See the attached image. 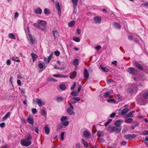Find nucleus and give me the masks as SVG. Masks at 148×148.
Wrapping results in <instances>:
<instances>
[{
  "label": "nucleus",
  "mask_w": 148,
  "mask_h": 148,
  "mask_svg": "<svg viewBox=\"0 0 148 148\" xmlns=\"http://www.w3.org/2000/svg\"><path fill=\"white\" fill-rule=\"evenodd\" d=\"M21 143L22 145L25 147H27L30 145L31 144V141L26 139L23 140H21Z\"/></svg>",
  "instance_id": "39448f33"
},
{
  "label": "nucleus",
  "mask_w": 148,
  "mask_h": 148,
  "mask_svg": "<svg viewBox=\"0 0 148 148\" xmlns=\"http://www.w3.org/2000/svg\"><path fill=\"white\" fill-rule=\"evenodd\" d=\"M128 72L130 74L134 75L136 72V70L133 67H130L128 68Z\"/></svg>",
  "instance_id": "9d476101"
},
{
  "label": "nucleus",
  "mask_w": 148,
  "mask_h": 148,
  "mask_svg": "<svg viewBox=\"0 0 148 148\" xmlns=\"http://www.w3.org/2000/svg\"><path fill=\"white\" fill-rule=\"evenodd\" d=\"M132 87V88H129L127 89V92L130 94H132L134 92H136L138 90L137 85L136 84H133Z\"/></svg>",
  "instance_id": "7ed1b4c3"
},
{
  "label": "nucleus",
  "mask_w": 148,
  "mask_h": 148,
  "mask_svg": "<svg viewBox=\"0 0 148 148\" xmlns=\"http://www.w3.org/2000/svg\"><path fill=\"white\" fill-rule=\"evenodd\" d=\"M136 66L139 69L142 70H143V68L140 64L136 62L135 63Z\"/></svg>",
  "instance_id": "cd10ccee"
},
{
  "label": "nucleus",
  "mask_w": 148,
  "mask_h": 148,
  "mask_svg": "<svg viewBox=\"0 0 148 148\" xmlns=\"http://www.w3.org/2000/svg\"><path fill=\"white\" fill-rule=\"evenodd\" d=\"M133 121V119L132 118H128L125 119V121L127 123H131Z\"/></svg>",
  "instance_id": "a878e982"
},
{
  "label": "nucleus",
  "mask_w": 148,
  "mask_h": 148,
  "mask_svg": "<svg viewBox=\"0 0 148 148\" xmlns=\"http://www.w3.org/2000/svg\"><path fill=\"white\" fill-rule=\"evenodd\" d=\"M90 133L89 131L85 130L84 132L83 135L85 138H88L90 137Z\"/></svg>",
  "instance_id": "1a4fd4ad"
},
{
  "label": "nucleus",
  "mask_w": 148,
  "mask_h": 148,
  "mask_svg": "<svg viewBox=\"0 0 148 148\" xmlns=\"http://www.w3.org/2000/svg\"><path fill=\"white\" fill-rule=\"evenodd\" d=\"M44 11L45 14L49 15L50 14V11L47 8H45Z\"/></svg>",
  "instance_id": "2f4dec72"
},
{
  "label": "nucleus",
  "mask_w": 148,
  "mask_h": 148,
  "mask_svg": "<svg viewBox=\"0 0 148 148\" xmlns=\"http://www.w3.org/2000/svg\"><path fill=\"white\" fill-rule=\"evenodd\" d=\"M32 137L30 133L28 134V136H27L26 139L29 140H31L32 139Z\"/></svg>",
  "instance_id": "49530a36"
},
{
  "label": "nucleus",
  "mask_w": 148,
  "mask_h": 148,
  "mask_svg": "<svg viewBox=\"0 0 148 148\" xmlns=\"http://www.w3.org/2000/svg\"><path fill=\"white\" fill-rule=\"evenodd\" d=\"M79 60L77 59H74L73 61V64L76 66H77L79 64Z\"/></svg>",
  "instance_id": "5701e85b"
},
{
  "label": "nucleus",
  "mask_w": 148,
  "mask_h": 148,
  "mask_svg": "<svg viewBox=\"0 0 148 148\" xmlns=\"http://www.w3.org/2000/svg\"><path fill=\"white\" fill-rule=\"evenodd\" d=\"M34 11L36 14H41L42 12L41 9L39 8L34 9Z\"/></svg>",
  "instance_id": "4468645a"
},
{
  "label": "nucleus",
  "mask_w": 148,
  "mask_h": 148,
  "mask_svg": "<svg viewBox=\"0 0 148 148\" xmlns=\"http://www.w3.org/2000/svg\"><path fill=\"white\" fill-rule=\"evenodd\" d=\"M122 127L121 126H119V127H115V131L116 133H119L121 131Z\"/></svg>",
  "instance_id": "b1692460"
},
{
  "label": "nucleus",
  "mask_w": 148,
  "mask_h": 148,
  "mask_svg": "<svg viewBox=\"0 0 148 148\" xmlns=\"http://www.w3.org/2000/svg\"><path fill=\"white\" fill-rule=\"evenodd\" d=\"M136 99L138 104L141 105H145L147 102V100H148V90L143 94L140 93L137 96Z\"/></svg>",
  "instance_id": "f257e3e1"
},
{
  "label": "nucleus",
  "mask_w": 148,
  "mask_h": 148,
  "mask_svg": "<svg viewBox=\"0 0 148 148\" xmlns=\"http://www.w3.org/2000/svg\"><path fill=\"white\" fill-rule=\"evenodd\" d=\"M62 126L60 124H59L57 126V130H59L62 127Z\"/></svg>",
  "instance_id": "864d4df0"
},
{
  "label": "nucleus",
  "mask_w": 148,
  "mask_h": 148,
  "mask_svg": "<svg viewBox=\"0 0 148 148\" xmlns=\"http://www.w3.org/2000/svg\"><path fill=\"white\" fill-rule=\"evenodd\" d=\"M32 130H34L35 132L37 134H38V127L33 126L31 129Z\"/></svg>",
  "instance_id": "4be33fe9"
},
{
  "label": "nucleus",
  "mask_w": 148,
  "mask_h": 148,
  "mask_svg": "<svg viewBox=\"0 0 148 148\" xmlns=\"http://www.w3.org/2000/svg\"><path fill=\"white\" fill-rule=\"evenodd\" d=\"M54 53L55 55L57 56H59L60 53L58 51H55Z\"/></svg>",
  "instance_id": "5fc2aeb1"
},
{
  "label": "nucleus",
  "mask_w": 148,
  "mask_h": 148,
  "mask_svg": "<svg viewBox=\"0 0 148 148\" xmlns=\"http://www.w3.org/2000/svg\"><path fill=\"white\" fill-rule=\"evenodd\" d=\"M73 40L76 42H79L80 41V39L77 37H73Z\"/></svg>",
  "instance_id": "c03bdc74"
},
{
  "label": "nucleus",
  "mask_w": 148,
  "mask_h": 148,
  "mask_svg": "<svg viewBox=\"0 0 148 148\" xmlns=\"http://www.w3.org/2000/svg\"><path fill=\"white\" fill-rule=\"evenodd\" d=\"M122 121L120 120H118L116 121L114 123V124L116 127H119V126H121V125Z\"/></svg>",
  "instance_id": "2eb2a0df"
},
{
  "label": "nucleus",
  "mask_w": 148,
  "mask_h": 148,
  "mask_svg": "<svg viewBox=\"0 0 148 148\" xmlns=\"http://www.w3.org/2000/svg\"><path fill=\"white\" fill-rule=\"evenodd\" d=\"M69 121H66L62 123L63 125L64 126H66L68 125L69 124Z\"/></svg>",
  "instance_id": "09e8293b"
},
{
  "label": "nucleus",
  "mask_w": 148,
  "mask_h": 148,
  "mask_svg": "<svg viewBox=\"0 0 148 148\" xmlns=\"http://www.w3.org/2000/svg\"><path fill=\"white\" fill-rule=\"evenodd\" d=\"M78 0H72V2L73 5L74 10H76V6L78 3Z\"/></svg>",
  "instance_id": "aec40b11"
},
{
  "label": "nucleus",
  "mask_w": 148,
  "mask_h": 148,
  "mask_svg": "<svg viewBox=\"0 0 148 148\" xmlns=\"http://www.w3.org/2000/svg\"><path fill=\"white\" fill-rule=\"evenodd\" d=\"M101 48V46L98 45L95 47V49L97 50H99Z\"/></svg>",
  "instance_id": "bf43d9fd"
},
{
  "label": "nucleus",
  "mask_w": 148,
  "mask_h": 148,
  "mask_svg": "<svg viewBox=\"0 0 148 148\" xmlns=\"http://www.w3.org/2000/svg\"><path fill=\"white\" fill-rule=\"evenodd\" d=\"M68 118L66 116H62L61 118V121L62 122H63L66 120L68 119Z\"/></svg>",
  "instance_id": "ea45409f"
},
{
  "label": "nucleus",
  "mask_w": 148,
  "mask_h": 148,
  "mask_svg": "<svg viewBox=\"0 0 148 148\" xmlns=\"http://www.w3.org/2000/svg\"><path fill=\"white\" fill-rule=\"evenodd\" d=\"M97 134V136L98 137H102L104 136L103 132H101L99 131H98Z\"/></svg>",
  "instance_id": "c85d7f7f"
},
{
  "label": "nucleus",
  "mask_w": 148,
  "mask_h": 148,
  "mask_svg": "<svg viewBox=\"0 0 148 148\" xmlns=\"http://www.w3.org/2000/svg\"><path fill=\"white\" fill-rule=\"evenodd\" d=\"M52 56H53V54H51L48 57V60H47V63H49V61L50 60H51Z\"/></svg>",
  "instance_id": "a18cd8bd"
},
{
  "label": "nucleus",
  "mask_w": 148,
  "mask_h": 148,
  "mask_svg": "<svg viewBox=\"0 0 148 148\" xmlns=\"http://www.w3.org/2000/svg\"><path fill=\"white\" fill-rule=\"evenodd\" d=\"M76 147L77 148H79L80 147V144L79 143H77L76 144Z\"/></svg>",
  "instance_id": "052dcab7"
},
{
  "label": "nucleus",
  "mask_w": 148,
  "mask_h": 148,
  "mask_svg": "<svg viewBox=\"0 0 148 148\" xmlns=\"http://www.w3.org/2000/svg\"><path fill=\"white\" fill-rule=\"evenodd\" d=\"M82 142L83 145L86 147H87L88 146V143L85 141V140L83 139H82L81 140Z\"/></svg>",
  "instance_id": "473e14b6"
},
{
  "label": "nucleus",
  "mask_w": 148,
  "mask_h": 148,
  "mask_svg": "<svg viewBox=\"0 0 148 148\" xmlns=\"http://www.w3.org/2000/svg\"><path fill=\"white\" fill-rule=\"evenodd\" d=\"M33 103L34 104L37 103L38 104L39 106L40 107L43 105H45V103L44 102H42L40 99L38 98H36L33 100Z\"/></svg>",
  "instance_id": "20e7f679"
},
{
  "label": "nucleus",
  "mask_w": 148,
  "mask_h": 148,
  "mask_svg": "<svg viewBox=\"0 0 148 148\" xmlns=\"http://www.w3.org/2000/svg\"><path fill=\"white\" fill-rule=\"evenodd\" d=\"M108 129H109V128H111V130L110 131V132H114L115 131V127H111L110 125H109L108 127Z\"/></svg>",
  "instance_id": "58836bf2"
},
{
  "label": "nucleus",
  "mask_w": 148,
  "mask_h": 148,
  "mask_svg": "<svg viewBox=\"0 0 148 148\" xmlns=\"http://www.w3.org/2000/svg\"><path fill=\"white\" fill-rule=\"evenodd\" d=\"M29 39L31 40V43L32 44H34V43H35L34 42L35 41V40L34 39H33L32 37L31 34H29Z\"/></svg>",
  "instance_id": "393cba45"
},
{
  "label": "nucleus",
  "mask_w": 148,
  "mask_h": 148,
  "mask_svg": "<svg viewBox=\"0 0 148 148\" xmlns=\"http://www.w3.org/2000/svg\"><path fill=\"white\" fill-rule=\"evenodd\" d=\"M135 112L134 111H132L129 112L127 114V116L128 117H130Z\"/></svg>",
  "instance_id": "8fccbe9b"
},
{
  "label": "nucleus",
  "mask_w": 148,
  "mask_h": 148,
  "mask_svg": "<svg viewBox=\"0 0 148 148\" xmlns=\"http://www.w3.org/2000/svg\"><path fill=\"white\" fill-rule=\"evenodd\" d=\"M141 134L143 135H148V131L145 130L142 132Z\"/></svg>",
  "instance_id": "de8ad7c7"
},
{
  "label": "nucleus",
  "mask_w": 148,
  "mask_h": 148,
  "mask_svg": "<svg viewBox=\"0 0 148 148\" xmlns=\"http://www.w3.org/2000/svg\"><path fill=\"white\" fill-rule=\"evenodd\" d=\"M121 144L122 145H125L126 144V142L125 141H123L121 143Z\"/></svg>",
  "instance_id": "774afa93"
},
{
  "label": "nucleus",
  "mask_w": 148,
  "mask_h": 148,
  "mask_svg": "<svg viewBox=\"0 0 148 148\" xmlns=\"http://www.w3.org/2000/svg\"><path fill=\"white\" fill-rule=\"evenodd\" d=\"M84 78L86 79H88L89 76V74L87 70L86 69H84Z\"/></svg>",
  "instance_id": "f8f14e48"
},
{
  "label": "nucleus",
  "mask_w": 148,
  "mask_h": 148,
  "mask_svg": "<svg viewBox=\"0 0 148 148\" xmlns=\"http://www.w3.org/2000/svg\"><path fill=\"white\" fill-rule=\"evenodd\" d=\"M113 80L111 79H109L107 80V82L108 83H110L113 82Z\"/></svg>",
  "instance_id": "0e129e2a"
},
{
  "label": "nucleus",
  "mask_w": 148,
  "mask_h": 148,
  "mask_svg": "<svg viewBox=\"0 0 148 148\" xmlns=\"http://www.w3.org/2000/svg\"><path fill=\"white\" fill-rule=\"evenodd\" d=\"M94 20L96 23H99L101 21V18L99 16H96L94 18Z\"/></svg>",
  "instance_id": "f3484780"
},
{
  "label": "nucleus",
  "mask_w": 148,
  "mask_h": 148,
  "mask_svg": "<svg viewBox=\"0 0 148 148\" xmlns=\"http://www.w3.org/2000/svg\"><path fill=\"white\" fill-rule=\"evenodd\" d=\"M25 100L23 101V103L25 105H26L27 104V97L26 96H25Z\"/></svg>",
  "instance_id": "e2e57ef3"
},
{
  "label": "nucleus",
  "mask_w": 148,
  "mask_h": 148,
  "mask_svg": "<svg viewBox=\"0 0 148 148\" xmlns=\"http://www.w3.org/2000/svg\"><path fill=\"white\" fill-rule=\"evenodd\" d=\"M129 109L127 108H124L122 110L119 111V115H123L126 114L129 111Z\"/></svg>",
  "instance_id": "0eeeda50"
},
{
  "label": "nucleus",
  "mask_w": 148,
  "mask_h": 148,
  "mask_svg": "<svg viewBox=\"0 0 148 148\" xmlns=\"http://www.w3.org/2000/svg\"><path fill=\"white\" fill-rule=\"evenodd\" d=\"M76 86V82H74L73 83V85L71 87V90H74L75 88V87Z\"/></svg>",
  "instance_id": "603ef678"
},
{
  "label": "nucleus",
  "mask_w": 148,
  "mask_h": 148,
  "mask_svg": "<svg viewBox=\"0 0 148 148\" xmlns=\"http://www.w3.org/2000/svg\"><path fill=\"white\" fill-rule=\"evenodd\" d=\"M59 88L60 89L62 90H64L66 88L65 85L64 84H62L59 86Z\"/></svg>",
  "instance_id": "bb28decb"
},
{
  "label": "nucleus",
  "mask_w": 148,
  "mask_h": 148,
  "mask_svg": "<svg viewBox=\"0 0 148 148\" xmlns=\"http://www.w3.org/2000/svg\"><path fill=\"white\" fill-rule=\"evenodd\" d=\"M107 101L109 103H115V101L114 99H109Z\"/></svg>",
  "instance_id": "79ce46f5"
},
{
  "label": "nucleus",
  "mask_w": 148,
  "mask_h": 148,
  "mask_svg": "<svg viewBox=\"0 0 148 148\" xmlns=\"http://www.w3.org/2000/svg\"><path fill=\"white\" fill-rule=\"evenodd\" d=\"M5 123L3 122L1 123L0 124V127L2 128H3L5 127Z\"/></svg>",
  "instance_id": "13d9d810"
},
{
  "label": "nucleus",
  "mask_w": 148,
  "mask_h": 148,
  "mask_svg": "<svg viewBox=\"0 0 148 148\" xmlns=\"http://www.w3.org/2000/svg\"><path fill=\"white\" fill-rule=\"evenodd\" d=\"M31 57H32L33 62H34L35 60H36V59L37 58L38 56H37L36 54L35 53H32L31 54Z\"/></svg>",
  "instance_id": "412c9836"
},
{
  "label": "nucleus",
  "mask_w": 148,
  "mask_h": 148,
  "mask_svg": "<svg viewBox=\"0 0 148 148\" xmlns=\"http://www.w3.org/2000/svg\"><path fill=\"white\" fill-rule=\"evenodd\" d=\"M10 115V112H8L7 114L3 118V120L6 119L8 117H9Z\"/></svg>",
  "instance_id": "c756f323"
},
{
  "label": "nucleus",
  "mask_w": 148,
  "mask_h": 148,
  "mask_svg": "<svg viewBox=\"0 0 148 148\" xmlns=\"http://www.w3.org/2000/svg\"><path fill=\"white\" fill-rule=\"evenodd\" d=\"M27 122L31 124H34V121L31 118H28L27 119Z\"/></svg>",
  "instance_id": "7c9ffc66"
},
{
  "label": "nucleus",
  "mask_w": 148,
  "mask_h": 148,
  "mask_svg": "<svg viewBox=\"0 0 148 148\" xmlns=\"http://www.w3.org/2000/svg\"><path fill=\"white\" fill-rule=\"evenodd\" d=\"M55 7L57 9L58 11V14L60 16L61 15V10L60 7L59 5V3L57 1L55 3Z\"/></svg>",
  "instance_id": "6e6552de"
},
{
  "label": "nucleus",
  "mask_w": 148,
  "mask_h": 148,
  "mask_svg": "<svg viewBox=\"0 0 148 148\" xmlns=\"http://www.w3.org/2000/svg\"><path fill=\"white\" fill-rule=\"evenodd\" d=\"M12 60H13L14 61H16V62H20V60H19V59L17 60L16 59H15V58L14 57H13L12 58Z\"/></svg>",
  "instance_id": "6e6d98bb"
},
{
  "label": "nucleus",
  "mask_w": 148,
  "mask_h": 148,
  "mask_svg": "<svg viewBox=\"0 0 148 148\" xmlns=\"http://www.w3.org/2000/svg\"><path fill=\"white\" fill-rule=\"evenodd\" d=\"M138 124V123L137 122H136V125H134V126L132 125L131 126V128L132 130H134L135 128L137 126Z\"/></svg>",
  "instance_id": "3c124183"
},
{
  "label": "nucleus",
  "mask_w": 148,
  "mask_h": 148,
  "mask_svg": "<svg viewBox=\"0 0 148 148\" xmlns=\"http://www.w3.org/2000/svg\"><path fill=\"white\" fill-rule=\"evenodd\" d=\"M73 99L75 101H80V99L79 97H77L74 98H73Z\"/></svg>",
  "instance_id": "680f3d73"
},
{
  "label": "nucleus",
  "mask_w": 148,
  "mask_h": 148,
  "mask_svg": "<svg viewBox=\"0 0 148 148\" xmlns=\"http://www.w3.org/2000/svg\"><path fill=\"white\" fill-rule=\"evenodd\" d=\"M70 75V78L71 79H73L76 76L77 73L75 71H74L72 72L71 73Z\"/></svg>",
  "instance_id": "ddd939ff"
},
{
  "label": "nucleus",
  "mask_w": 148,
  "mask_h": 148,
  "mask_svg": "<svg viewBox=\"0 0 148 148\" xmlns=\"http://www.w3.org/2000/svg\"><path fill=\"white\" fill-rule=\"evenodd\" d=\"M52 32L54 39H56V38H57L59 36V32L57 30L52 31Z\"/></svg>",
  "instance_id": "9b49d317"
},
{
  "label": "nucleus",
  "mask_w": 148,
  "mask_h": 148,
  "mask_svg": "<svg viewBox=\"0 0 148 148\" xmlns=\"http://www.w3.org/2000/svg\"><path fill=\"white\" fill-rule=\"evenodd\" d=\"M41 114L43 116H45L46 115V112L44 109H42L41 111Z\"/></svg>",
  "instance_id": "37998d69"
},
{
  "label": "nucleus",
  "mask_w": 148,
  "mask_h": 148,
  "mask_svg": "<svg viewBox=\"0 0 148 148\" xmlns=\"http://www.w3.org/2000/svg\"><path fill=\"white\" fill-rule=\"evenodd\" d=\"M136 136L135 134H126L124 136V137L126 139L128 140H132L134 139Z\"/></svg>",
  "instance_id": "423d86ee"
},
{
  "label": "nucleus",
  "mask_w": 148,
  "mask_h": 148,
  "mask_svg": "<svg viewBox=\"0 0 148 148\" xmlns=\"http://www.w3.org/2000/svg\"><path fill=\"white\" fill-rule=\"evenodd\" d=\"M65 133V132H62L61 133V140H63L64 139V136Z\"/></svg>",
  "instance_id": "a19ab883"
},
{
  "label": "nucleus",
  "mask_w": 148,
  "mask_h": 148,
  "mask_svg": "<svg viewBox=\"0 0 148 148\" xmlns=\"http://www.w3.org/2000/svg\"><path fill=\"white\" fill-rule=\"evenodd\" d=\"M32 112L34 114H35L37 112V110L36 108H33L32 110Z\"/></svg>",
  "instance_id": "69168bd1"
},
{
  "label": "nucleus",
  "mask_w": 148,
  "mask_h": 148,
  "mask_svg": "<svg viewBox=\"0 0 148 148\" xmlns=\"http://www.w3.org/2000/svg\"><path fill=\"white\" fill-rule=\"evenodd\" d=\"M63 99L61 97H58L56 99V101L58 102H60L63 101Z\"/></svg>",
  "instance_id": "c9c22d12"
},
{
  "label": "nucleus",
  "mask_w": 148,
  "mask_h": 148,
  "mask_svg": "<svg viewBox=\"0 0 148 148\" xmlns=\"http://www.w3.org/2000/svg\"><path fill=\"white\" fill-rule=\"evenodd\" d=\"M46 22L44 20H41L39 22L35 23L34 25L37 28H38L44 32L46 31Z\"/></svg>",
  "instance_id": "f03ea898"
},
{
  "label": "nucleus",
  "mask_w": 148,
  "mask_h": 148,
  "mask_svg": "<svg viewBox=\"0 0 148 148\" xmlns=\"http://www.w3.org/2000/svg\"><path fill=\"white\" fill-rule=\"evenodd\" d=\"M113 25L115 27L119 29H120L121 28V26L119 23L116 22H114L113 23Z\"/></svg>",
  "instance_id": "6ab92c4d"
},
{
  "label": "nucleus",
  "mask_w": 148,
  "mask_h": 148,
  "mask_svg": "<svg viewBox=\"0 0 148 148\" xmlns=\"http://www.w3.org/2000/svg\"><path fill=\"white\" fill-rule=\"evenodd\" d=\"M9 37L12 39H15L14 35L12 33H10L8 35Z\"/></svg>",
  "instance_id": "4c0bfd02"
},
{
  "label": "nucleus",
  "mask_w": 148,
  "mask_h": 148,
  "mask_svg": "<svg viewBox=\"0 0 148 148\" xmlns=\"http://www.w3.org/2000/svg\"><path fill=\"white\" fill-rule=\"evenodd\" d=\"M112 92V91H110L105 92L103 95L104 97L105 98H106L107 97H110L109 96L110 94H111Z\"/></svg>",
  "instance_id": "a211bd4d"
},
{
  "label": "nucleus",
  "mask_w": 148,
  "mask_h": 148,
  "mask_svg": "<svg viewBox=\"0 0 148 148\" xmlns=\"http://www.w3.org/2000/svg\"><path fill=\"white\" fill-rule=\"evenodd\" d=\"M112 64L114 65L115 66H116L117 65V62L116 61H113L112 62Z\"/></svg>",
  "instance_id": "338daca9"
},
{
  "label": "nucleus",
  "mask_w": 148,
  "mask_h": 148,
  "mask_svg": "<svg viewBox=\"0 0 148 148\" xmlns=\"http://www.w3.org/2000/svg\"><path fill=\"white\" fill-rule=\"evenodd\" d=\"M45 133L47 134H48L49 133V129L47 126H45Z\"/></svg>",
  "instance_id": "72a5a7b5"
},
{
  "label": "nucleus",
  "mask_w": 148,
  "mask_h": 148,
  "mask_svg": "<svg viewBox=\"0 0 148 148\" xmlns=\"http://www.w3.org/2000/svg\"><path fill=\"white\" fill-rule=\"evenodd\" d=\"M100 67L101 68L106 72L107 73L109 71V70L107 68L103 67V66L101 65H100Z\"/></svg>",
  "instance_id": "e433bc0d"
},
{
  "label": "nucleus",
  "mask_w": 148,
  "mask_h": 148,
  "mask_svg": "<svg viewBox=\"0 0 148 148\" xmlns=\"http://www.w3.org/2000/svg\"><path fill=\"white\" fill-rule=\"evenodd\" d=\"M38 67L40 69H42L44 67L43 65L41 63H40L38 64Z\"/></svg>",
  "instance_id": "4d7b16f0"
},
{
  "label": "nucleus",
  "mask_w": 148,
  "mask_h": 148,
  "mask_svg": "<svg viewBox=\"0 0 148 148\" xmlns=\"http://www.w3.org/2000/svg\"><path fill=\"white\" fill-rule=\"evenodd\" d=\"M75 24V22L74 21H70L69 23V26L72 27Z\"/></svg>",
  "instance_id": "f704fd0d"
},
{
  "label": "nucleus",
  "mask_w": 148,
  "mask_h": 148,
  "mask_svg": "<svg viewBox=\"0 0 148 148\" xmlns=\"http://www.w3.org/2000/svg\"><path fill=\"white\" fill-rule=\"evenodd\" d=\"M67 112L68 113L71 115H74L75 114V112H74L71 108H69L67 109Z\"/></svg>",
  "instance_id": "dca6fc26"
}]
</instances>
